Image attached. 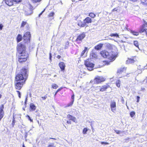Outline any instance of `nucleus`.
<instances>
[{
    "label": "nucleus",
    "instance_id": "69168bd1",
    "mask_svg": "<svg viewBox=\"0 0 147 147\" xmlns=\"http://www.w3.org/2000/svg\"><path fill=\"white\" fill-rule=\"evenodd\" d=\"M50 139H54V140H56V139L55 138H49Z\"/></svg>",
    "mask_w": 147,
    "mask_h": 147
},
{
    "label": "nucleus",
    "instance_id": "49530a36",
    "mask_svg": "<svg viewBox=\"0 0 147 147\" xmlns=\"http://www.w3.org/2000/svg\"><path fill=\"white\" fill-rule=\"evenodd\" d=\"M101 144H105V145H107V144H109V143L107 142H101Z\"/></svg>",
    "mask_w": 147,
    "mask_h": 147
},
{
    "label": "nucleus",
    "instance_id": "9b49d317",
    "mask_svg": "<svg viewBox=\"0 0 147 147\" xmlns=\"http://www.w3.org/2000/svg\"><path fill=\"white\" fill-rule=\"evenodd\" d=\"M83 22L84 24L85 25V26L87 27L88 26L86 24H89L92 22V19L89 17H87L84 20Z\"/></svg>",
    "mask_w": 147,
    "mask_h": 147
},
{
    "label": "nucleus",
    "instance_id": "bb28decb",
    "mask_svg": "<svg viewBox=\"0 0 147 147\" xmlns=\"http://www.w3.org/2000/svg\"><path fill=\"white\" fill-rule=\"evenodd\" d=\"M131 33L132 34L134 35L135 36H137L139 34L138 32H135L134 31L131 30Z\"/></svg>",
    "mask_w": 147,
    "mask_h": 147
},
{
    "label": "nucleus",
    "instance_id": "2f4dec72",
    "mask_svg": "<svg viewBox=\"0 0 147 147\" xmlns=\"http://www.w3.org/2000/svg\"><path fill=\"white\" fill-rule=\"evenodd\" d=\"M134 45L136 47L139 48L138 47V43L137 41H134Z\"/></svg>",
    "mask_w": 147,
    "mask_h": 147
},
{
    "label": "nucleus",
    "instance_id": "37998d69",
    "mask_svg": "<svg viewBox=\"0 0 147 147\" xmlns=\"http://www.w3.org/2000/svg\"><path fill=\"white\" fill-rule=\"evenodd\" d=\"M17 92L18 93V94L19 97L20 98H21V93L19 91H17Z\"/></svg>",
    "mask_w": 147,
    "mask_h": 147
},
{
    "label": "nucleus",
    "instance_id": "a18cd8bd",
    "mask_svg": "<svg viewBox=\"0 0 147 147\" xmlns=\"http://www.w3.org/2000/svg\"><path fill=\"white\" fill-rule=\"evenodd\" d=\"M115 132L118 134H120L121 133V131H119L118 130H115Z\"/></svg>",
    "mask_w": 147,
    "mask_h": 147
},
{
    "label": "nucleus",
    "instance_id": "423d86ee",
    "mask_svg": "<svg viewBox=\"0 0 147 147\" xmlns=\"http://www.w3.org/2000/svg\"><path fill=\"white\" fill-rule=\"evenodd\" d=\"M31 38V34L30 32H27L24 34L23 38L24 40V42L25 43L30 42Z\"/></svg>",
    "mask_w": 147,
    "mask_h": 147
},
{
    "label": "nucleus",
    "instance_id": "bf43d9fd",
    "mask_svg": "<svg viewBox=\"0 0 147 147\" xmlns=\"http://www.w3.org/2000/svg\"><path fill=\"white\" fill-rule=\"evenodd\" d=\"M144 70V69H147V66H145L144 67H143Z\"/></svg>",
    "mask_w": 147,
    "mask_h": 147
},
{
    "label": "nucleus",
    "instance_id": "5701e85b",
    "mask_svg": "<svg viewBox=\"0 0 147 147\" xmlns=\"http://www.w3.org/2000/svg\"><path fill=\"white\" fill-rule=\"evenodd\" d=\"M107 86H103L101 88H100L99 90L100 91L103 92L105 90L107 89Z\"/></svg>",
    "mask_w": 147,
    "mask_h": 147
},
{
    "label": "nucleus",
    "instance_id": "ea45409f",
    "mask_svg": "<svg viewBox=\"0 0 147 147\" xmlns=\"http://www.w3.org/2000/svg\"><path fill=\"white\" fill-rule=\"evenodd\" d=\"M62 88L61 87V88H59L58 89L57 91H56L55 93V94L54 96H55L56 94H57L58 92H59V91L61 90L62 89Z\"/></svg>",
    "mask_w": 147,
    "mask_h": 147
},
{
    "label": "nucleus",
    "instance_id": "ddd939ff",
    "mask_svg": "<svg viewBox=\"0 0 147 147\" xmlns=\"http://www.w3.org/2000/svg\"><path fill=\"white\" fill-rule=\"evenodd\" d=\"M111 107V111L113 112L115 111L116 109L115 108L116 107V104L115 102H112L110 105Z\"/></svg>",
    "mask_w": 147,
    "mask_h": 147
},
{
    "label": "nucleus",
    "instance_id": "e2e57ef3",
    "mask_svg": "<svg viewBox=\"0 0 147 147\" xmlns=\"http://www.w3.org/2000/svg\"><path fill=\"white\" fill-rule=\"evenodd\" d=\"M48 147H53V146L52 145H50L48 146Z\"/></svg>",
    "mask_w": 147,
    "mask_h": 147
},
{
    "label": "nucleus",
    "instance_id": "7ed1b4c3",
    "mask_svg": "<svg viewBox=\"0 0 147 147\" xmlns=\"http://www.w3.org/2000/svg\"><path fill=\"white\" fill-rule=\"evenodd\" d=\"M17 49V55H25V54L28 53L26 51V46L21 43H20L18 45Z\"/></svg>",
    "mask_w": 147,
    "mask_h": 147
},
{
    "label": "nucleus",
    "instance_id": "dca6fc26",
    "mask_svg": "<svg viewBox=\"0 0 147 147\" xmlns=\"http://www.w3.org/2000/svg\"><path fill=\"white\" fill-rule=\"evenodd\" d=\"M36 106L33 103H31L30 105V111H33L35 110L36 109Z\"/></svg>",
    "mask_w": 147,
    "mask_h": 147
},
{
    "label": "nucleus",
    "instance_id": "6e6552de",
    "mask_svg": "<svg viewBox=\"0 0 147 147\" xmlns=\"http://www.w3.org/2000/svg\"><path fill=\"white\" fill-rule=\"evenodd\" d=\"M21 0H5L6 4L9 6H11L13 5V2L19 3L21 1Z\"/></svg>",
    "mask_w": 147,
    "mask_h": 147
},
{
    "label": "nucleus",
    "instance_id": "20e7f679",
    "mask_svg": "<svg viewBox=\"0 0 147 147\" xmlns=\"http://www.w3.org/2000/svg\"><path fill=\"white\" fill-rule=\"evenodd\" d=\"M84 64L89 71H91L93 70V68L94 67V64L89 61L88 59H87L85 61Z\"/></svg>",
    "mask_w": 147,
    "mask_h": 147
},
{
    "label": "nucleus",
    "instance_id": "8fccbe9b",
    "mask_svg": "<svg viewBox=\"0 0 147 147\" xmlns=\"http://www.w3.org/2000/svg\"><path fill=\"white\" fill-rule=\"evenodd\" d=\"M27 100V96H26V99H25V102H24L25 105H26V104Z\"/></svg>",
    "mask_w": 147,
    "mask_h": 147
},
{
    "label": "nucleus",
    "instance_id": "864d4df0",
    "mask_svg": "<svg viewBox=\"0 0 147 147\" xmlns=\"http://www.w3.org/2000/svg\"><path fill=\"white\" fill-rule=\"evenodd\" d=\"M3 27V26L2 24H0V30H1Z\"/></svg>",
    "mask_w": 147,
    "mask_h": 147
},
{
    "label": "nucleus",
    "instance_id": "603ef678",
    "mask_svg": "<svg viewBox=\"0 0 147 147\" xmlns=\"http://www.w3.org/2000/svg\"><path fill=\"white\" fill-rule=\"evenodd\" d=\"M121 102H122L123 103H124V100L123 97H122L121 98Z\"/></svg>",
    "mask_w": 147,
    "mask_h": 147
},
{
    "label": "nucleus",
    "instance_id": "aec40b11",
    "mask_svg": "<svg viewBox=\"0 0 147 147\" xmlns=\"http://www.w3.org/2000/svg\"><path fill=\"white\" fill-rule=\"evenodd\" d=\"M103 46L102 44H99L95 47V49L97 50H99L101 49Z\"/></svg>",
    "mask_w": 147,
    "mask_h": 147
},
{
    "label": "nucleus",
    "instance_id": "393cba45",
    "mask_svg": "<svg viewBox=\"0 0 147 147\" xmlns=\"http://www.w3.org/2000/svg\"><path fill=\"white\" fill-rule=\"evenodd\" d=\"M26 24L27 25V27L29 26L28 24L26 22L23 21L21 24V27H24Z\"/></svg>",
    "mask_w": 147,
    "mask_h": 147
},
{
    "label": "nucleus",
    "instance_id": "cd10ccee",
    "mask_svg": "<svg viewBox=\"0 0 147 147\" xmlns=\"http://www.w3.org/2000/svg\"><path fill=\"white\" fill-rule=\"evenodd\" d=\"M110 36H115L117 37H119V35L117 33H113L111 34Z\"/></svg>",
    "mask_w": 147,
    "mask_h": 147
},
{
    "label": "nucleus",
    "instance_id": "f03ea898",
    "mask_svg": "<svg viewBox=\"0 0 147 147\" xmlns=\"http://www.w3.org/2000/svg\"><path fill=\"white\" fill-rule=\"evenodd\" d=\"M101 55L104 58L109 59L111 61H114L116 57V55L114 52L109 53L106 50H103L100 52Z\"/></svg>",
    "mask_w": 147,
    "mask_h": 147
},
{
    "label": "nucleus",
    "instance_id": "c9c22d12",
    "mask_svg": "<svg viewBox=\"0 0 147 147\" xmlns=\"http://www.w3.org/2000/svg\"><path fill=\"white\" fill-rule=\"evenodd\" d=\"M52 87L53 89H56L58 87V86L55 84H53L52 85Z\"/></svg>",
    "mask_w": 147,
    "mask_h": 147
},
{
    "label": "nucleus",
    "instance_id": "79ce46f5",
    "mask_svg": "<svg viewBox=\"0 0 147 147\" xmlns=\"http://www.w3.org/2000/svg\"><path fill=\"white\" fill-rule=\"evenodd\" d=\"M118 7H116V8H114L113 10H112V11L114 12L115 11H117L118 9Z\"/></svg>",
    "mask_w": 147,
    "mask_h": 147
},
{
    "label": "nucleus",
    "instance_id": "a211bd4d",
    "mask_svg": "<svg viewBox=\"0 0 147 147\" xmlns=\"http://www.w3.org/2000/svg\"><path fill=\"white\" fill-rule=\"evenodd\" d=\"M22 38L23 37L20 34H18L16 38V40L17 42H19L21 41Z\"/></svg>",
    "mask_w": 147,
    "mask_h": 147
},
{
    "label": "nucleus",
    "instance_id": "de8ad7c7",
    "mask_svg": "<svg viewBox=\"0 0 147 147\" xmlns=\"http://www.w3.org/2000/svg\"><path fill=\"white\" fill-rule=\"evenodd\" d=\"M74 100H72L71 101L69 104L68 106H71L73 104Z\"/></svg>",
    "mask_w": 147,
    "mask_h": 147
},
{
    "label": "nucleus",
    "instance_id": "5fc2aeb1",
    "mask_svg": "<svg viewBox=\"0 0 147 147\" xmlns=\"http://www.w3.org/2000/svg\"><path fill=\"white\" fill-rule=\"evenodd\" d=\"M137 102H139V99L140 98V97L139 96H137Z\"/></svg>",
    "mask_w": 147,
    "mask_h": 147
},
{
    "label": "nucleus",
    "instance_id": "c85d7f7f",
    "mask_svg": "<svg viewBox=\"0 0 147 147\" xmlns=\"http://www.w3.org/2000/svg\"><path fill=\"white\" fill-rule=\"evenodd\" d=\"M87 50V48L86 47H85L84 49L82 52L81 56H83L84 55V53H85V52Z\"/></svg>",
    "mask_w": 147,
    "mask_h": 147
},
{
    "label": "nucleus",
    "instance_id": "b1692460",
    "mask_svg": "<svg viewBox=\"0 0 147 147\" xmlns=\"http://www.w3.org/2000/svg\"><path fill=\"white\" fill-rule=\"evenodd\" d=\"M90 57L91 58L93 59L96 58L97 57V55L94 52H92L90 54Z\"/></svg>",
    "mask_w": 147,
    "mask_h": 147
},
{
    "label": "nucleus",
    "instance_id": "9d476101",
    "mask_svg": "<svg viewBox=\"0 0 147 147\" xmlns=\"http://www.w3.org/2000/svg\"><path fill=\"white\" fill-rule=\"evenodd\" d=\"M32 7L31 5H30V8L25 12V14L26 16H28L30 15L33 13V9H32Z\"/></svg>",
    "mask_w": 147,
    "mask_h": 147
},
{
    "label": "nucleus",
    "instance_id": "680f3d73",
    "mask_svg": "<svg viewBox=\"0 0 147 147\" xmlns=\"http://www.w3.org/2000/svg\"><path fill=\"white\" fill-rule=\"evenodd\" d=\"M78 16H77L76 17H75V20H77V19H78Z\"/></svg>",
    "mask_w": 147,
    "mask_h": 147
},
{
    "label": "nucleus",
    "instance_id": "f8f14e48",
    "mask_svg": "<svg viewBox=\"0 0 147 147\" xmlns=\"http://www.w3.org/2000/svg\"><path fill=\"white\" fill-rule=\"evenodd\" d=\"M85 35L84 32H83L82 34L78 35L76 39V41H81L82 39L85 37Z\"/></svg>",
    "mask_w": 147,
    "mask_h": 147
},
{
    "label": "nucleus",
    "instance_id": "39448f33",
    "mask_svg": "<svg viewBox=\"0 0 147 147\" xmlns=\"http://www.w3.org/2000/svg\"><path fill=\"white\" fill-rule=\"evenodd\" d=\"M17 55L19 57L18 60L20 63L25 61L28 57V53L25 54V55Z\"/></svg>",
    "mask_w": 147,
    "mask_h": 147
},
{
    "label": "nucleus",
    "instance_id": "58836bf2",
    "mask_svg": "<svg viewBox=\"0 0 147 147\" xmlns=\"http://www.w3.org/2000/svg\"><path fill=\"white\" fill-rule=\"evenodd\" d=\"M26 117L28 118V119L31 122H33V120L28 115H27L26 116Z\"/></svg>",
    "mask_w": 147,
    "mask_h": 147
},
{
    "label": "nucleus",
    "instance_id": "052dcab7",
    "mask_svg": "<svg viewBox=\"0 0 147 147\" xmlns=\"http://www.w3.org/2000/svg\"><path fill=\"white\" fill-rule=\"evenodd\" d=\"M57 58L58 59H60L61 58V56L60 55H58L57 56Z\"/></svg>",
    "mask_w": 147,
    "mask_h": 147
},
{
    "label": "nucleus",
    "instance_id": "7c9ffc66",
    "mask_svg": "<svg viewBox=\"0 0 147 147\" xmlns=\"http://www.w3.org/2000/svg\"><path fill=\"white\" fill-rule=\"evenodd\" d=\"M89 16L92 18H94L96 16V15L93 13L91 12L89 14Z\"/></svg>",
    "mask_w": 147,
    "mask_h": 147
},
{
    "label": "nucleus",
    "instance_id": "6e6d98bb",
    "mask_svg": "<svg viewBox=\"0 0 147 147\" xmlns=\"http://www.w3.org/2000/svg\"><path fill=\"white\" fill-rule=\"evenodd\" d=\"M74 94H73L71 96V98L72 99V100H74Z\"/></svg>",
    "mask_w": 147,
    "mask_h": 147
},
{
    "label": "nucleus",
    "instance_id": "2eb2a0df",
    "mask_svg": "<svg viewBox=\"0 0 147 147\" xmlns=\"http://www.w3.org/2000/svg\"><path fill=\"white\" fill-rule=\"evenodd\" d=\"M59 66L62 71L64 70L65 69V63L63 62H60L59 63Z\"/></svg>",
    "mask_w": 147,
    "mask_h": 147
},
{
    "label": "nucleus",
    "instance_id": "412c9836",
    "mask_svg": "<svg viewBox=\"0 0 147 147\" xmlns=\"http://www.w3.org/2000/svg\"><path fill=\"white\" fill-rule=\"evenodd\" d=\"M80 22H78V25L79 26L82 27H85V24H84V22H82L80 21Z\"/></svg>",
    "mask_w": 147,
    "mask_h": 147
},
{
    "label": "nucleus",
    "instance_id": "473e14b6",
    "mask_svg": "<svg viewBox=\"0 0 147 147\" xmlns=\"http://www.w3.org/2000/svg\"><path fill=\"white\" fill-rule=\"evenodd\" d=\"M142 3L147 5V0H141Z\"/></svg>",
    "mask_w": 147,
    "mask_h": 147
},
{
    "label": "nucleus",
    "instance_id": "f3484780",
    "mask_svg": "<svg viewBox=\"0 0 147 147\" xmlns=\"http://www.w3.org/2000/svg\"><path fill=\"white\" fill-rule=\"evenodd\" d=\"M55 15V13L54 12H51L48 15V17L49 20H51L54 19V16Z\"/></svg>",
    "mask_w": 147,
    "mask_h": 147
},
{
    "label": "nucleus",
    "instance_id": "09e8293b",
    "mask_svg": "<svg viewBox=\"0 0 147 147\" xmlns=\"http://www.w3.org/2000/svg\"><path fill=\"white\" fill-rule=\"evenodd\" d=\"M45 9H44V10L39 14V17H40V16L45 11Z\"/></svg>",
    "mask_w": 147,
    "mask_h": 147
},
{
    "label": "nucleus",
    "instance_id": "4d7b16f0",
    "mask_svg": "<svg viewBox=\"0 0 147 147\" xmlns=\"http://www.w3.org/2000/svg\"><path fill=\"white\" fill-rule=\"evenodd\" d=\"M138 0H129L130 1H132V2H135L137 1Z\"/></svg>",
    "mask_w": 147,
    "mask_h": 147
},
{
    "label": "nucleus",
    "instance_id": "3c124183",
    "mask_svg": "<svg viewBox=\"0 0 147 147\" xmlns=\"http://www.w3.org/2000/svg\"><path fill=\"white\" fill-rule=\"evenodd\" d=\"M52 57L51 54L50 53L49 54V59L51 61V58Z\"/></svg>",
    "mask_w": 147,
    "mask_h": 147
},
{
    "label": "nucleus",
    "instance_id": "1a4fd4ad",
    "mask_svg": "<svg viewBox=\"0 0 147 147\" xmlns=\"http://www.w3.org/2000/svg\"><path fill=\"white\" fill-rule=\"evenodd\" d=\"M94 83L96 84H99L105 81V79L102 77L97 76L95 78Z\"/></svg>",
    "mask_w": 147,
    "mask_h": 147
},
{
    "label": "nucleus",
    "instance_id": "0e129e2a",
    "mask_svg": "<svg viewBox=\"0 0 147 147\" xmlns=\"http://www.w3.org/2000/svg\"><path fill=\"white\" fill-rule=\"evenodd\" d=\"M27 133H26V134L24 136V137L25 138H26V137H27Z\"/></svg>",
    "mask_w": 147,
    "mask_h": 147
},
{
    "label": "nucleus",
    "instance_id": "4468645a",
    "mask_svg": "<svg viewBox=\"0 0 147 147\" xmlns=\"http://www.w3.org/2000/svg\"><path fill=\"white\" fill-rule=\"evenodd\" d=\"M67 118L69 120H71L74 122L76 121V118L69 114L67 115Z\"/></svg>",
    "mask_w": 147,
    "mask_h": 147
},
{
    "label": "nucleus",
    "instance_id": "c03bdc74",
    "mask_svg": "<svg viewBox=\"0 0 147 147\" xmlns=\"http://www.w3.org/2000/svg\"><path fill=\"white\" fill-rule=\"evenodd\" d=\"M13 119L12 122V125H13V127L14 125L15 124V120L14 119V117H13Z\"/></svg>",
    "mask_w": 147,
    "mask_h": 147
},
{
    "label": "nucleus",
    "instance_id": "72a5a7b5",
    "mask_svg": "<svg viewBox=\"0 0 147 147\" xmlns=\"http://www.w3.org/2000/svg\"><path fill=\"white\" fill-rule=\"evenodd\" d=\"M87 131H88V129L86 128H84L83 130V134H86V132H87Z\"/></svg>",
    "mask_w": 147,
    "mask_h": 147
},
{
    "label": "nucleus",
    "instance_id": "e433bc0d",
    "mask_svg": "<svg viewBox=\"0 0 147 147\" xmlns=\"http://www.w3.org/2000/svg\"><path fill=\"white\" fill-rule=\"evenodd\" d=\"M69 45V42L67 41L65 43V47L64 49H67L68 48Z\"/></svg>",
    "mask_w": 147,
    "mask_h": 147
},
{
    "label": "nucleus",
    "instance_id": "0eeeda50",
    "mask_svg": "<svg viewBox=\"0 0 147 147\" xmlns=\"http://www.w3.org/2000/svg\"><path fill=\"white\" fill-rule=\"evenodd\" d=\"M144 24L142 25L140 29L139 32L142 33L145 32L147 36V29L146 28V27L147 28V23L145 20L144 21Z\"/></svg>",
    "mask_w": 147,
    "mask_h": 147
},
{
    "label": "nucleus",
    "instance_id": "f257e3e1",
    "mask_svg": "<svg viewBox=\"0 0 147 147\" xmlns=\"http://www.w3.org/2000/svg\"><path fill=\"white\" fill-rule=\"evenodd\" d=\"M27 69L23 68L15 78L16 88L20 90L22 86L27 77Z\"/></svg>",
    "mask_w": 147,
    "mask_h": 147
},
{
    "label": "nucleus",
    "instance_id": "f704fd0d",
    "mask_svg": "<svg viewBox=\"0 0 147 147\" xmlns=\"http://www.w3.org/2000/svg\"><path fill=\"white\" fill-rule=\"evenodd\" d=\"M135 114V113L134 111L131 112L130 113V115L131 117H133Z\"/></svg>",
    "mask_w": 147,
    "mask_h": 147
},
{
    "label": "nucleus",
    "instance_id": "6ab92c4d",
    "mask_svg": "<svg viewBox=\"0 0 147 147\" xmlns=\"http://www.w3.org/2000/svg\"><path fill=\"white\" fill-rule=\"evenodd\" d=\"M126 68L123 67H121L120 69H119L117 71V73H121L122 72H123L126 70Z\"/></svg>",
    "mask_w": 147,
    "mask_h": 147
},
{
    "label": "nucleus",
    "instance_id": "c756f323",
    "mask_svg": "<svg viewBox=\"0 0 147 147\" xmlns=\"http://www.w3.org/2000/svg\"><path fill=\"white\" fill-rule=\"evenodd\" d=\"M47 98V95H46L44 96H42L40 98V100H45V99Z\"/></svg>",
    "mask_w": 147,
    "mask_h": 147
},
{
    "label": "nucleus",
    "instance_id": "a878e982",
    "mask_svg": "<svg viewBox=\"0 0 147 147\" xmlns=\"http://www.w3.org/2000/svg\"><path fill=\"white\" fill-rule=\"evenodd\" d=\"M121 81L119 80H117L116 83V84L117 86L118 87H120V86Z\"/></svg>",
    "mask_w": 147,
    "mask_h": 147
},
{
    "label": "nucleus",
    "instance_id": "4be33fe9",
    "mask_svg": "<svg viewBox=\"0 0 147 147\" xmlns=\"http://www.w3.org/2000/svg\"><path fill=\"white\" fill-rule=\"evenodd\" d=\"M135 61L133 59H128L126 61V62L127 64H133L134 63Z\"/></svg>",
    "mask_w": 147,
    "mask_h": 147
},
{
    "label": "nucleus",
    "instance_id": "4c0bfd02",
    "mask_svg": "<svg viewBox=\"0 0 147 147\" xmlns=\"http://www.w3.org/2000/svg\"><path fill=\"white\" fill-rule=\"evenodd\" d=\"M138 69L139 70H144L143 67H142L140 65H139L138 67Z\"/></svg>",
    "mask_w": 147,
    "mask_h": 147
},
{
    "label": "nucleus",
    "instance_id": "774afa93",
    "mask_svg": "<svg viewBox=\"0 0 147 147\" xmlns=\"http://www.w3.org/2000/svg\"><path fill=\"white\" fill-rule=\"evenodd\" d=\"M2 96V95L1 94H0V98H1Z\"/></svg>",
    "mask_w": 147,
    "mask_h": 147
},
{
    "label": "nucleus",
    "instance_id": "a19ab883",
    "mask_svg": "<svg viewBox=\"0 0 147 147\" xmlns=\"http://www.w3.org/2000/svg\"><path fill=\"white\" fill-rule=\"evenodd\" d=\"M41 0H32L33 3H36L40 2Z\"/></svg>",
    "mask_w": 147,
    "mask_h": 147
},
{
    "label": "nucleus",
    "instance_id": "13d9d810",
    "mask_svg": "<svg viewBox=\"0 0 147 147\" xmlns=\"http://www.w3.org/2000/svg\"><path fill=\"white\" fill-rule=\"evenodd\" d=\"M67 123L68 124H71V121H67Z\"/></svg>",
    "mask_w": 147,
    "mask_h": 147
},
{
    "label": "nucleus",
    "instance_id": "338daca9",
    "mask_svg": "<svg viewBox=\"0 0 147 147\" xmlns=\"http://www.w3.org/2000/svg\"><path fill=\"white\" fill-rule=\"evenodd\" d=\"M22 147H26L25 146H24V144H23V146H22Z\"/></svg>",
    "mask_w": 147,
    "mask_h": 147
}]
</instances>
